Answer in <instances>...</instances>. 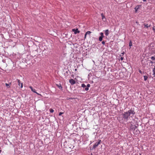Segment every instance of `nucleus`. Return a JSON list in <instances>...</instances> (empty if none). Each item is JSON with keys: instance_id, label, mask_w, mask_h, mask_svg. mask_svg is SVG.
I'll list each match as a JSON object with an SVG mask.
<instances>
[{"instance_id": "1", "label": "nucleus", "mask_w": 155, "mask_h": 155, "mask_svg": "<svg viewBox=\"0 0 155 155\" xmlns=\"http://www.w3.org/2000/svg\"><path fill=\"white\" fill-rule=\"evenodd\" d=\"M135 114V112L134 110L132 109H130L128 111L124 112L123 114V118L124 120L127 121L128 120L129 116H130L131 114H132L133 115H134Z\"/></svg>"}, {"instance_id": "2", "label": "nucleus", "mask_w": 155, "mask_h": 155, "mask_svg": "<svg viewBox=\"0 0 155 155\" xmlns=\"http://www.w3.org/2000/svg\"><path fill=\"white\" fill-rule=\"evenodd\" d=\"M101 142V140H99V141L96 142L93 146V149H95L100 143Z\"/></svg>"}, {"instance_id": "3", "label": "nucleus", "mask_w": 155, "mask_h": 155, "mask_svg": "<svg viewBox=\"0 0 155 155\" xmlns=\"http://www.w3.org/2000/svg\"><path fill=\"white\" fill-rule=\"evenodd\" d=\"M72 31L74 32L75 34H76L77 33H80V31L78 30V28L73 29Z\"/></svg>"}, {"instance_id": "4", "label": "nucleus", "mask_w": 155, "mask_h": 155, "mask_svg": "<svg viewBox=\"0 0 155 155\" xmlns=\"http://www.w3.org/2000/svg\"><path fill=\"white\" fill-rule=\"evenodd\" d=\"M70 83L72 84H74L75 83V81L73 79H71L69 80Z\"/></svg>"}, {"instance_id": "5", "label": "nucleus", "mask_w": 155, "mask_h": 155, "mask_svg": "<svg viewBox=\"0 0 155 155\" xmlns=\"http://www.w3.org/2000/svg\"><path fill=\"white\" fill-rule=\"evenodd\" d=\"M29 88H31V90L34 93H36L38 95H40L38 93L35 91V89H33L32 87H31V86H30L29 87Z\"/></svg>"}, {"instance_id": "6", "label": "nucleus", "mask_w": 155, "mask_h": 155, "mask_svg": "<svg viewBox=\"0 0 155 155\" xmlns=\"http://www.w3.org/2000/svg\"><path fill=\"white\" fill-rule=\"evenodd\" d=\"M101 15L102 17V20L104 21H106V18H105V16L102 13L101 14Z\"/></svg>"}, {"instance_id": "7", "label": "nucleus", "mask_w": 155, "mask_h": 155, "mask_svg": "<svg viewBox=\"0 0 155 155\" xmlns=\"http://www.w3.org/2000/svg\"><path fill=\"white\" fill-rule=\"evenodd\" d=\"M91 33V32L90 31H87L85 34V35H84V38H86V35H90V34Z\"/></svg>"}, {"instance_id": "8", "label": "nucleus", "mask_w": 155, "mask_h": 155, "mask_svg": "<svg viewBox=\"0 0 155 155\" xmlns=\"http://www.w3.org/2000/svg\"><path fill=\"white\" fill-rule=\"evenodd\" d=\"M56 85L58 87V88L61 90H62V87L60 84H57Z\"/></svg>"}, {"instance_id": "9", "label": "nucleus", "mask_w": 155, "mask_h": 155, "mask_svg": "<svg viewBox=\"0 0 155 155\" xmlns=\"http://www.w3.org/2000/svg\"><path fill=\"white\" fill-rule=\"evenodd\" d=\"M109 31L108 29L106 30L105 31V34L106 36H107L109 34Z\"/></svg>"}, {"instance_id": "10", "label": "nucleus", "mask_w": 155, "mask_h": 155, "mask_svg": "<svg viewBox=\"0 0 155 155\" xmlns=\"http://www.w3.org/2000/svg\"><path fill=\"white\" fill-rule=\"evenodd\" d=\"M139 8V6H136L135 8V12H137V10Z\"/></svg>"}, {"instance_id": "11", "label": "nucleus", "mask_w": 155, "mask_h": 155, "mask_svg": "<svg viewBox=\"0 0 155 155\" xmlns=\"http://www.w3.org/2000/svg\"><path fill=\"white\" fill-rule=\"evenodd\" d=\"M103 37H101V36H100L99 37V41H102V39H103Z\"/></svg>"}, {"instance_id": "12", "label": "nucleus", "mask_w": 155, "mask_h": 155, "mask_svg": "<svg viewBox=\"0 0 155 155\" xmlns=\"http://www.w3.org/2000/svg\"><path fill=\"white\" fill-rule=\"evenodd\" d=\"M132 45V43L131 41H130L129 43V46L131 47Z\"/></svg>"}, {"instance_id": "13", "label": "nucleus", "mask_w": 155, "mask_h": 155, "mask_svg": "<svg viewBox=\"0 0 155 155\" xmlns=\"http://www.w3.org/2000/svg\"><path fill=\"white\" fill-rule=\"evenodd\" d=\"M151 59L153 60H155V56H152L151 57Z\"/></svg>"}, {"instance_id": "14", "label": "nucleus", "mask_w": 155, "mask_h": 155, "mask_svg": "<svg viewBox=\"0 0 155 155\" xmlns=\"http://www.w3.org/2000/svg\"><path fill=\"white\" fill-rule=\"evenodd\" d=\"M144 80L145 81H146L147 80V77L146 76H144Z\"/></svg>"}, {"instance_id": "15", "label": "nucleus", "mask_w": 155, "mask_h": 155, "mask_svg": "<svg viewBox=\"0 0 155 155\" xmlns=\"http://www.w3.org/2000/svg\"><path fill=\"white\" fill-rule=\"evenodd\" d=\"M144 26L145 27H146L147 28H148L149 27H150V25H148V24L146 25H144Z\"/></svg>"}, {"instance_id": "16", "label": "nucleus", "mask_w": 155, "mask_h": 155, "mask_svg": "<svg viewBox=\"0 0 155 155\" xmlns=\"http://www.w3.org/2000/svg\"><path fill=\"white\" fill-rule=\"evenodd\" d=\"M137 126H135L134 127H133L132 128V129L133 130H135L136 128L137 127Z\"/></svg>"}, {"instance_id": "17", "label": "nucleus", "mask_w": 155, "mask_h": 155, "mask_svg": "<svg viewBox=\"0 0 155 155\" xmlns=\"http://www.w3.org/2000/svg\"><path fill=\"white\" fill-rule=\"evenodd\" d=\"M81 87H86V86L85 84H81Z\"/></svg>"}, {"instance_id": "18", "label": "nucleus", "mask_w": 155, "mask_h": 155, "mask_svg": "<svg viewBox=\"0 0 155 155\" xmlns=\"http://www.w3.org/2000/svg\"><path fill=\"white\" fill-rule=\"evenodd\" d=\"M50 111L51 113H52L53 112L54 110L53 109H50Z\"/></svg>"}, {"instance_id": "19", "label": "nucleus", "mask_w": 155, "mask_h": 155, "mask_svg": "<svg viewBox=\"0 0 155 155\" xmlns=\"http://www.w3.org/2000/svg\"><path fill=\"white\" fill-rule=\"evenodd\" d=\"M100 35H101V36H101V37H104V34L102 32H101L100 33Z\"/></svg>"}, {"instance_id": "20", "label": "nucleus", "mask_w": 155, "mask_h": 155, "mask_svg": "<svg viewBox=\"0 0 155 155\" xmlns=\"http://www.w3.org/2000/svg\"><path fill=\"white\" fill-rule=\"evenodd\" d=\"M17 81L18 82V85L19 86H20V80L19 79H17Z\"/></svg>"}, {"instance_id": "21", "label": "nucleus", "mask_w": 155, "mask_h": 155, "mask_svg": "<svg viewBox=\"0 0 155 155\" xmlns=\"http://www.w3.org/2000/svg\"><path fill=\"white\" fill-rule=\"evenodd\" d=\"M124 52H123L122 53H121V54L120 55V56H123V55L124 54Z\"/></svg>"}, {"instance_id": "22", "label": "nucleus", "mask_w": 155, "mask_h": 155, "mask_svg": "<svg viewBox=\"0 0 155 155\" xmlns=\"http://www.w3.org/2000/svg\"><path fill=\"white\" fill-rule=\"evenodd\" d=\"M153 71L154 73V74L155 75V67L153 69Z\"/></svg>"}, {"instance_id": "23", "label": "nucleus", "mask_w": 155, "mask_h": 155, "mask_svg": "<svg viewBox=\"0 0 155 155\" xmlns=\"http://www.w3.org/2000/svg\"><path fill=\"white\" fill-rule=\"evenodd\" d=\"M85 89V90L86 91H88L89 89L88 87H86Z\"/></svg>"}, {"instance_id": "24", "label": "nucleus", "mask_w": 155, "mask_h": 155, "mask_svg": "<svg viewBox=\"0 0 155 155\" xmlns=\"http://www.w3.org/2000/svg\"><path fill=\"white\" fill-rule=\"evenodd\" d=\"M120 59L121 61H122L124 59V57H121Z\"/></svg>"}, {"instance_id": "25", "label": "nucleus", "mask_w": 155, "mask_h": 155, "mask_svg": "<svg viewBox=\"0 0 155 155\" xmlns=\"http://www.w3.org/2000/svg\"><path fill=\"white\" fill-rule=\"evenodd\" d=\"M63 113H62V112H60L59 114V116H61L62 114Z\"/></svg>"}, {"instance_id": "26", "label": "nucleus", "mask_w": 155, "mask_h": 155, "mask_svg": "<svg viewBox=\"0 0 155 155\" xmlns=\"http://www.w3.org/2000/svg\"><path fill=\"white\" fill-rule=\"evenodd\" d=\"M102 44H103V45H104L105 43V42L104 41H103L102 42Z\"/></svg>"}, {"instance_id": "27", "label": "nucleus", "mask_w": 155, "mask_h": 155, "mask_svg": "<svg viewBox=\"0 0 155 155\" xmlns=\"http://www.w3.org/2000/svg\"><path fill=\"white\" fill-rule=\"evenodd\" d=\"M87 87H90V85L89 84H87Z\"/></svg>"}, {"instance_id": "28", "label": "nucleus", "mask_w": 155, "mask_h": 155, "mask_svg": "<svg viewBox=\"0 0 155 155\" xmlns=\"http://www.w3.org/2000/svg\"><path fill=\"white\" fill-rule=\"evenodd\" d=\"M21 88H22L23 87V83H21Z\"/></svg>"}, {"instance_id": "29", "label": "nucleus", "mask_w": 155, "mask_h": 155, "mask_svg": "<svg viewBox=\"0 0 155 155\" xmlns=\"http://www.w3.org/2000/svg\"><path fill=\"white\" fill-rule=\"evenodd\" d=\"M5 85L6 87H8L9 86V84H8L5 83Z\"/></svg>"}, {"instance_id": "30", "label": "nucleus", "mask_w": 155, "mask_h": 155, "mask_svg": "<svg viewBox=\"0 0 155 155\" xmlns=\"http://www.w3.org/2000/svg\"><path fill=\"white\" fill-rule=\"evenodd\" d=\"M136 132H137V134H138V133H140V131H139V130H136Z\"/></svg>"}, {"instance_id": "31", "label": "nucleus", "mask_w": 155, "mask_h": 155, "mask_svg": "<svg viewBox=\"0 0 155 155\" xmlns=\"http://www.w3.org/2000/svg\"><path fill=\"white\" fill-rule=\"evenodd\" d=\"M153 30L155 32V27H153Z\"/></svg>"}, {"instance_id": "32", "label": "nucleus", "mask_w": 155, "mask_h": 155, "mask_svg": "<svg viewBox=\"0 0 155 155\" xmlns=\"http://www.w3.org/2000/svg\"><path fill=\"white\" fill-rule=\"evenodd\" d=\"M147 0H143L144 2H146Z\"/></svg>"}, {"instance_id": "33", "label": "nucleus", "mask_w": 155, "mask_h": 155, "mask_svg": "<svg viewBox=\"0 0 155 155\" xmlns=\"http://www.w3.org/2000/svg\"><path fill=\"white\" fill-rule=\"evenodd\" d=\"M66 73H67V74H68V71H66Z\"/></svg>"}, {"instance_id": "34", "label": "nucleus", "mask_w": 155, "mask_h": 155, "mask_svg": "<svg viewBox=\"0 0 155 155\" xmlns=\"http://www.w3.org/2000/svg\"><path fill=\"white\" fill-rule=\"evenodd\" d=\"M1 151H2L1 150H0V153L1 152Z\"/></svg>"}, {"instance_id": "35", "label": "nucleus", "mask_w": 155, "mask_h": 155, "mask_svg": "<svg viewBox=\"0 0 155 155\" xmlns=\"http://www.w3.org/2000/svg\"><path fill=\"white\" fill-rule=\"evenodd\" d=\"M75 71H76L77 70V69H75Z\"/></svg>"}, {"instance_id": "36", "label": "nucleus", "mask_w": 155, "mask_h": 155, "mask_svg": "<svg viewBox=\"0 0 155 155\" xmlns=\"http://www.w3.org/2000/svg\"><path fill=\"white\" fill-rule=\"evenodd\" d=\"M140 71V72L141 73V71Z\"/></svg>"}, {"instance_id": "37", "label": "nucleus", "mask_w": 155, "mask_h": 155, "mask_svg": "<svg viewBox=\"0 0 155 155\" xmlns=\"http://www.w3.org/2000/svg\"><path fill=\"white\" fill-rule=\"evenodd\" d=\"M140 155H141V154H140Z\"/></svg>"}]
</instances>
